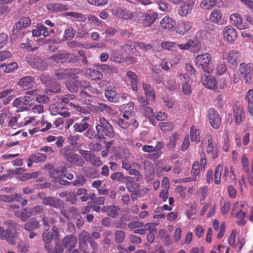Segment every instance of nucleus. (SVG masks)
I'll list each match as a JSON object with an SVG mask.
<instances>
[{
	"mask_svg": "<svg viewBox=\"0 0 253 253\" xmlns=\"http://www.w3.org/2000/svg\"><path fill=\"white\" fill-rule=\"evenodd\" d=\"M97 135L100 139H105L106 137L114 138L115 132L113 126L104 118L99 119L96 125Z\"/></svg>",
	"mask_w": 253,
	"mask_h": 253,
	"instance_id": "nucleus-1",
	"label": "nucleus"
},
{
	"mask_svg": "<svg viewBox=\"0 0 253 253\" xmlns=\"http://www.w3.org/2000/svg\"><path fill=\"white\" fill-rule=\"evenodd\" d=\"M60 155L69 163L78 167H82L84 162L82 158L75 153L70 146L64 147L59 151Z\"/></svg>",
	"mask_w": 253,
	"mask_h": 253,
	"instance_id": "nucleus-2",
	"label": "nucleus"
},
{
	"mask_svg": "<svg viewBox=\"0 0 253 253\" xmlns=\"http://www.w3.org/2000/svg\"><path fill=\"white\" fill-rule=\"evenodd\" d=\"M211 61V56L208 52L198 55L195 59V64L198 69L204 73L211 74L212 72V68L210 67Z\"/></svg>",
	"mask_w": 253,
	"mask_h": 253,
	"instance_id": "nucleus-3",
	"label": "nucleus"
},
{
	"mask_svg": "<svg viewBox=\"0 0 253 253\" xmlns=\"http://www.w3.org/2000/svg\"><path fill=\"white\" fill-rule=\"evenodd\" d=\"M100 93L99 89L91 86L84 87L80 92V100L82 103L89 105L91 102V98Z\"/></svg>",
	"mask_w": 253,
	"mask_h": 253,
	"instance_id": "nucleus-4",
	"label": "nucleus"
},
{
	"mask_svg": "<svg viewBox=\"0 0 253 253\" xmlns=\"http://www.w3.org/2000/svg\"><path fill=\"white\" fill-rule=\"evenodd\" d=\"M26 60L34 69L39 71H43L47 68L46 63L40 57L30 54L27 56Z\"/></svg>",
	"mask_w": 253,
	"mask_h": 253,
	"instance_id": "nucleus-5",
	"label": "nucleus"
},
{
	"mask_svg": "<svg viewBox=\"0 0 253 253\" xmlns=\"http://www.w3.org/2000/svg\"><path fill=\"white\" fill-rule=\"evenodd\" d=\"M142 88L144 90L146 97L141 96L138 98L140 103L149 104L151 101H154L156 99L155 91L151 88L150 84L146 83L142 84Z\"/></svg>",
	"mask_w": 253,
	"mask_h": 253,
	"instance_id": "nucleus-6",
	"label": "nucleus"
},
{
	"mask_svg": "<svg viewBox=\"0 0 253 253\" xmlns=\"http://www.w3.org/2000/svg\"><path fill=\"white\" fill-rule=\"evenodd\" d=\"M244 205H239L237 203L234 206L231 212V215L235 216L238 219L236 223L239 226H244L246 224L245 220L246 213L241 210V208Z\"/></svg>",
	"mask_w": 253,
	"mask_h": 253,
	"instance_id": "nucleus-7",
	"label": "nucleus"
},
{
	"mask_svg": "<svg viewBox=\"0 0 253 253\" xmlns=\"http://www.w3.org/2000/svg\"><path fill=\"white\" fill-rule=\"evenodd\" d=\"M195 1L188 0L184 1L178 9V14L182 17H186L190 14L194 8Z\"/></svg>",
	"mask_w": 253,
	"mask_h": 253,
	"instance_id": "nucleus-8",
	"label": "nucleus"
},
{
	"mask_svg": "<svg viewBox=\"0 0 253 253\" xmlns=\"http://www.w3.org/2000/svg\"><path fill=\"white\" fill-rule=\"evenodd\" d=\"M222 34L224 40L229 43H233L237 39L236 31L231 26H226L223 30Z\"/></svg>",
	"mask_w": 253,
	"mask_h": 253,
	"instance_id": "nucleus-9",
	"label": "nucleus"
},
{
	"mask_svg": "<svg viewBox=\"0 0 253 253\" xmlns=\"http://www.w3.org/2000/svg\"><path fill=\"white\" fill-rule=\"evenodd\" d=\"M208 118L212 127L217 129L221 124V119L214 108H210L208 110Z\"/></svg>",
	"mask_w": 253,
	"mask_h": 253,
	"instance_id": "nucleus-10",
	"label": "nucleus"
},
{
	"mask_svg": "<svg viewBox=\"0 0 253 253\" xmlns=\"http://www.w3.org/2000/svg\"><path fill=\"white\" fill-rule=\"evenodd\" d=\"M206 139L207 143H206V149L207 153L211 155L213 159H216L218 154V151L216 145L213 143L212 137L210 134L206 135Z\"/></svg>",
	"mask_w": 253,
	"mask_h": 253,
	"instance_id": "nucleus-11",
	"label": "nucleus"
},
{
	"mask_svg": "<svg viewBox=\"0 0 253 253\" xmlns=\"http://www.w3.org/2000/svg\"><path fill=\"white\" fill-rule=\"evenodd\" d=\"M73 56H74L73 54L69 53L65 51H58L52 55L50 59L58 63H65L70 61Z\"/></svg>",
	"mask_w": 253,
	"mask_h": 253,
	"instance_id": "nucleus-12",
	"label": "nucleus"
},
{
	"mask_svg": "<svg viewBox=\"0 0 253 253\" xmlns=\"http://www.w3.org/2000/svg\"><path fill=\"white\" fill-rule=\"evenodd\" d=\"M0 239L5 240L11 245L16 244L15 237L12 231L10 229H6L5 230L1 226H0Z\"/></svg>",
	"mask_w": 253,
	"mask_h": 253,
	"instance_id": "nucleus-13",
	"label": "nucleus"
},
{
	"mask_svg": "<svg viewBox=\"0 0 253 253\" xmlns=\"http://www.w3.org/2000/svg\"><path fill=\"white\" fill-rule=\"evenodd\" d=\"M77 243V238L73 234L66 235L61 240V245L69 251L73 250Z\"/></svg>",
	"mask_w": 253,
	"mask_h": 253,
	"instance_id": "nucleus-14",
	"label": "nucleus"
},
{
	"mask_svg": "<svg viewBox=\"0 0 253 253\" xmlns=\"http://www.w3.org/2000/svg\"><path fill=\"white\" fill-rule=\"evenodd\" d=\"M35 84V79L32 76H25L19 81L18 85L24 89H29L32 88Z\"/></svg>",
	"mask_w": 253,
	"mask_h": 253,
	"instance_id": "nucleus-15",
	"label": "nucleus"
},
{
	"mask_svg": "<svg viewBox=\"0 0 253 253\" xmlns=\"http://www.w3.org/2000/svg\"><path fill=\"white\" fill-rule=\"evenodd\" d=\"M230 23L239 30L246 29L248 28V25L243 23V20L240 14L234 13L230 16Z\"/></svg>",
	"mask_w": 253,
	"mask_h": 253,
	"instance_id": "nucleus-16",
	"label": "nucleus"
},
{
	"mask_svg": "<svg viewBox=\"0 0 253 253\" xmlns=\"http://www.w3.org/2000/svg\"><path fill=\"white\" fill-rule=\"evenodd\" d=\"M192 23L191 21L183 20L178 23L175 28L177 34L183 35L187 33L191 28Z\"/></svg>",
	"mask_w": 253,
	"mask_h": 253,
	"instance_id": "nucleus-17",
	"label": "nucleus"
},
{
	"mask_svg": "<svg viewBox=\"0 0 253 253\" xmlns=\"http://www.w3.org/2000/svg\"><path fill=\"white\" fill-rule=\"evenodd\" d=\"M59 196L62 198H65V200L73 205L77 203V194L75 192L65 191L59 193Z\"/></svg>",
	"mask_w": 253,
	"mask_h": 253,
	"instance_id": "nucleus-18",
	"label": "nucleus"
},
{
	"mask_svg": "<svg viewBox=\"0 0 253 253\" xmlns=\"http://www.w3.org/2000/svg\"><path fill=\"white\" fill-rule=\"evenodd\" d=\"M210 21L214 24L221 25L223 23L222 14L220 10L214 9L211 13L210 16Z\"/></svg>",
	"mask_w": 253,
	"mask_h": 253,
	"instance_id": "nucleus-19",
	"label": "nucleus"
},
{
	"mask_svg": "<svg viewBox=\"0 0 253 253\" xmlns=\"http://www.w3.org/2000/svg\"><path fill=\"white\" fill-rule=\"evenodd\" d=\"M245 112L243 108L238 105L234 107L233 115L235 120V124L238 125L243 122L245 118Z\"/></svg>",
	"mask_w": 253,
	"mask_h": 253,
	"instance_id": "nucleus-20",
	"label": "nucleus"
},
{
	"mask_svg": "<svg viewBox=\"0 0 253 253\" xmlns=\"http://www.w3.org/2000/svg\"><path fill=\"white\" fill-rule=\"evenodd\" d=\"M175 25V22L169 16L164 17L161 21V26L162 29L166 31H170L173 30Z\"/></svg>",
	"mask_w": 253,
	"mask_h": 253,
	"instance_id": "nucleus-21",
	"label": "nucleus"
},
{
	"mask_svg": "<svg viewBox=\"0 0 253 253\" xmlns=\"http://www.w3.org/2000/svg\"><path fill=\"white\" fill-rule=\"evenodd\" d=\"M241 57L240 53L236 50H232L229 52L226 59L230 64L237 65L239 58Z\"/></svg>",
	"mask_w": 253,
	"mask_h": 253,
	"instance_id": "nucleus-22",
	"label": "nucleus"
},
{
	"mask_svg": "<svg viewBox=\"0 0 253 253\" xmlns=\"http://www.w3.org/2000/svg\"><path fill=\"white\" fill-rule=\"evenodd\" d=\"M42 203L43 205L49 206L57 209L60 208L62 206L61 200L52 197L44 198Z\"/></svg>",
	"mask_w": 253,
	"mask_h": 253,
	"instance_id": "nucleus-23",
	"label": "nucleus"
},
{
	"mask_svg": "<svg viewBox=\"0 0 253 253\" xmlns=\"http://www.w3.org/2000/svg\"><path fill=\"white\" fill-rule=\"evenodd\" d=\"M84 75L87 78L94 81L101 80L103 78V75L100 71L91 68L85 70Z\"/></svg>",
	"mask_w": 253,
	"mask_h": 253,
	"instance_id": "nucleus-24",
	"label": "nucleus"
},
{
	"mask_svg": "<svg viewBox=\"0 0 253 253\" xmlns=\"http://www.w3.org/2000/svg\"><path fill=\"white\" fill-rule=\"evenodd\" d=\"M102 211L107 212L110 216L115 218L119 216L121 209L117 206H105L102 208Z\"/></svg>",
	"mask_w": 253,
	"mask_h": 253,
	"instance_id": "nucleus-25",
	"label": "nucleus"
},
{
	"mask_svg": "<svg viewBox=\"0 0 253 253\" xmlns=\"http://www.w3.org/2000/svg\"><path fill=\"white\" fill-rule=\"evenodd\" d=\"M245 100L247 102V109L250 116H253V89H249L246 93Z\"/></svg>",
	"mask_w": 253,
	"mask_h": 253,
	"instance_id": "nucleus-26",
	"label": "nucleus"
},
{
	"mask_svg": "<svg viewBox=\"0 0 253 253\" xmlns=\"http://www.w3.org/2000/svg\"><path fill=\"white\" fill-rule=\"evenodd\" d=\"M14 215L23 222L27 221L31 217L29 208H28L15 211Z\"/></svg>",
	"mask_w": 253,
	"mask_h": 253,
	"instance_id": "nucleus-27",
	"label": "nucleus"
},
{
	"mask_svg": "<svg viewBox=\"0 0 253 253\" xmlns=\"http://www.w3.org/2000/svg\"><path fill=\"white\" fill-rule=\"evenodd\" d=\"M48 88L45 90V93L48 95H50L51 93H58L60 92L61 85L57 81L52 80L47 85Z\"/></svg>",
	"mask_w": 253,
	"mask_h": 253,
	"instance_id": "nucleus-28",
	"label": "nucleus"
},
{
	"mask_svg": "<svg viewBox=\"0 0 253 253\" xmlns=\"http://www.w3.org/2000/svg\"><path fill=\"white\" fill-rule=\"evenodd\" d=\"M202 83L205 87L214 90L216 80L213 76H207L205 77Z\"/></svg>",
	"mask_w": 253,
	"mask_h": 253,
	"instance_id": "nucleus-29",
	"label": "nucleus"
},
{
	"mask_svg": "<svg viewBox=\"0 0 253 253\" xmlns=\"http://www.w3.org/2000/svg\"><path fill=\"white\" fill-rule=\"evenodd\" d=\"M40 226V221L36 217L31 218L29 221L24 224V229L28 231H31L38 229Z\"/></svg>",
	"mask_w": 253,
	"mask_h": 253,
	"instance_id": "nucleus-30",
	"label": "nucleus"
},
{
	"mask_svg": "<svg viewBox=\"0 0 253 253\" xmlns=\"http://www.w3.org/2000/svg\"><path fill=\"white\" fill-rule=\"evenodd\" d=\"M31 20L28 17H23L19 19L18 21L14 26V29L19 31L22 29L25 28L30 25Z\"/></svg>",
	"mask_w": 253,
	"mask_h": 253,
	"instance_id": "nucleus-31",
	"label": "nucleus"
},
{
	"mask_svg": "<svg viewBox=\"0 0 253 253\" xmlns=\"http://www.w3.org/2000/svg\"><path fill=\"white\" fill-rule=\"evenodd\" d=\"M158 17V14L156 12H152L145 14V18L143 20V25L145 27H149L154 23Z\"/></svg>",
	"mask_w": 253,
	"mask_h": 253,
	"instance_id": "nucleus-32",
	"label": "nucleus"
},
{
	"mask_svg": "<svg viewBox=\"0 0 253 253\" xmlns=\"http://www.w3.org/2000/svg\"><path fill=\"white\" fill-rule=\"evenodd\" d=\"M44 248L47 253H63L64 249L61 244L57 242L53 248L50 245H45Z\"/></svg>",
	"mask_w": 253,
	"mask_h": 253,
	"instance_id": "nucleus-33",
	"label": "nucleus"
},
{
	"mask_svg": "<svg viewBox=\"0 0 253 253\" xmlns=\"http://www.w3.org/2000/svg\"><path fill=\"white\" fill-rule=\"evenodd\" d=\"M116 16L124 19H131L133 14L129 11L123 8H118L116 10Z\"/></svg>",
	"mask_w": 253,
	"mask_h": 253,
	"instance_id": "nucleus-34",
	"label": "nucleus"
},
{
	"mask_svg": "<svg viewBox=\"0 0 253 253\" xmlns=\"http://www.w3.org/2000/svg\"><path fill=\"white\" fill-rule=\"evenodd\" d=\"M46 8L48 10H52L55 12L62 11L68 9L66 5L59 3L47 4Z\"/></svg>",
	"mask_w": 253,
	"mask_h": 253,
	"instance_id": "nucleus-35",
	"label": "nucleus"
},
{
	"mask_svg": "<svg viewBox=\"0 0 253 253\" xmlns=\"http://www.w3.org/2000/svg\"><path fill=\"white\" fill-rule=\"evenodd\" d=\"M148 104H144L140 103L139 106L140 110L141 111L143 115L149 119L153 118L154 113L151 107L147 106Z\"/></svg>",
	"mask_w": 253,
	"mask_h": 253,
	"instance_id": "nucleus-36",
	"label": "nucleus"
},
{
	"mask_svg": "<svg viewBox=\"0 0 253 253\" xmlns=\"http://www.w3.org/2000/svg\"><path fill=\"white\" fill-rule=\"evenodd\" d=\"M99 70L104 74L108 75L112 73H117L119 71L117 67L107 64L101 65L99 67Z\"/></svg>",
	"mask_w": 253,
	"mask_h": 253,
	"instance_id": "nucleus-37",
	"label": "nucleus"
},
{
	"mask_svg": "<svg viewBox=\"0 0 253 253\" xmlns=\"http://www.w3.org/2000/svg\"><path fill=\"white\" fill-rule=\"evenodd\" d=\"M110 59L117 63H121L125 60L124 56L118 51L112 50L110 53Z\"/></svg>",
	"mask_w": 253,
	"mask_h": 253,
	"instance_id": "nucleus-38",
	"label": "nucleus"
},
{
	"mask_svg": "<svg viewBox=\"0 0 253 253\" xmlns=\"http://www.w3.org/2000/svg\"><path fill=\"white\" fill-rule=\"evenodd\" d=\"M230 171H229L228 167H225L224 169V172L223 174L222 178L225 181L231 180H233L236 178V175L234 173V170L233 167L230 168Z\"/></svg>",
	"mask_w": 253,
	"mask_h": 253,
	"instance_id": "nucleus-39",
	"label": "nucleus"
},
{
	"mask_svg": "<svg viewBox=\"0 0 253 253\" xmlns=\"http://www.w3.org/2000/svg\"><path fill=\"white\" fill-rule=\"evenodd\" d=\"M105 96L108 101L116 102L118 100V93L116 91L113 89L105 90Z\"/></svg>",
	"mask_w": 253,
	"mask_h": 253,
	"instance_id": "nucleus-40",
	"label": "nucleus"
},
{
	"mask_svg": "<svg viewBox=\"0 0 253 253\" xmlns=\"http://www.w3.org/2000/svg\"><path fill=\"white\" fill-rule=\"evenodd\" d=\"M190 139L192 141L196 142H199L201 140L199 129L193 126L191 127L190 129Z\"/></svg>",
	"mask_w": 253,
	"mask_h": 253,
	"instance_id": "nucleus-41",
	"label": "nucleus"
},
{
	"mask_svg": "<svg viewBox=\"0 0 253 253\" xmlns=\"http://www.w3.org/2000/svg\"><path fill=\"white\" fill-rule=\"evenodd\" d=\"M253 67V65L250 63H242L240 65L239 71L242 75L251 73L252 68Z\"/></svg>",
	"mask_w": 253,
	"mask_h": 253,
	"instance_id": "nucleus-42",
	"label": "nucleus"
},
{
	"mask_svg": "<svg viewBox=\"0 0 253 253\" xmlns=\"http://www.w3.org/2000/svg\"><path fill=\"white\" fill-rule=\"evenodd\" d=\"M208 188L206 186L200 187L196 191V195L200 201H204L206 197Z\"/></svg>",
	"mask_w": 253,
	"mask_h": 253,
	"instance_id": "nucleus-43",
	"label": "nucleus"
},
{
	"mask_svg": "<svg viewBox=\"0 0 253 253\" xmlns=\"http://www.w3.org/2000/svg\"><path fill=\"white\" fill-rule=\"evenodd\" d=\"M65 170L66 168L64 167L61 168V170L56 169H51L49 171V175L51 177H53L56 179L58 178L60 179L62 178V174L65 172Z\"/></svg>",
	"mask_w": 253,
	"mask_h": 253,
	"instance_id": "nucleus-44",
	"label": "nucleus"
},
{
	"mask_svg": "<svg viewBox=\"0 0 253 253\" xmlns=\"http://www.w3.org/2000/svg\"><path fill=\"white\" fill-rule=\"evenodd\" d=\"M217 2V0H203L200 3V6L204 9H210L214 6Z\"/></svg>",
	"mask_w": 253,
	"mask_h": 253,
	"instance_id": "nucleus-45",
	"label": "nucleus"
},
{
	"mask_svg": "<svg viewBox=\"0 0 253 253\" xmlns=\"http://www.w3.org/2000/svg\"><path fill=\"white\" fill-rule=\"evenodd\" d=\"M227 86V81L224 78H221L216 81V84L214 87V91L216 92H220V90L223 89Z\"/></svg>",
	"mask_w": 253,
	"mask_h": 253,
	"instance_id": "nucleus-46",
	"label": "nucleus"
},
{
	"mask_svg": "<svg viewBox=\"0 0 253 253\" xmlns=\"http://www.w3.org/2000/svg\"><path fill=\"white\" fill-rule=\"evenodd\" d=\"M161 45L163 48L169 50L175 51L177 50V43L175 42H164Z\"/></svg>",
	"mask_w": 253,
	"mask_h": 253,
	"instance_id": "nucleus-47",
	"label": "nucleus"
},
{
	"mask_svg": "<svg viewBox=\"0 0 253 253\" xmlns=\"http://www.w3.org/2000/svg\"><path fill=\"white\" fill-rule=\"evenodd\" d=\"M89 124L86 122H82L81 123H76L74 125V128L76 131L82 132L87 129Z\"/></svg>",
	"mask_w": 253,
	"mask_h": 253,
	"instance_id": "nucleus-48",
	"label": "nucleus"
},
{
	"mask_svg": "<svg viewBox=\"0 0 253 253\" xmlns=\"http://www.w3.org/2000/svg\"><path fill=\"white\" fill-rule=\"evenodd\" d=\"M79 153L86 162H91V160L94 158V155L87 150L80 149Z\"/></svg>",
	"mask_w": 253,
	"mask_h": 253,
	"instance_id": "nucleus-49",
	"label": "nucleus"
},
{
	"mask_svg": "<svg viewBox=\"0 0 253 253\" xmlns=\"http://www.w3.org/2000/svg\"><path fill=\"white\" fill-rule=\"evenodd\" d=\"M42 240L46 245H50L53 240V234L48 230L44 231L42 235Z\"/></svg>",
	"mask_w": 253,
	"mask_h": 253,
	"instance_id": "nucleus-50",
	"label": "nucleus"
},
{
	"mask_svg": "<svg viewBox=\"0 0 253 253\" xmlns=\"http://www.w3.org/2000/svg\"><path fill=\"white\" fill-rule=\"evenodd\" d=\"M31 217L32 216H35L40 213H42L44 209V208L41 205H36L32 208H29Z\"/></svg>",
	"mask_w": 253,
	"mask_h": 253,
	"instance_id": "nucleus-51",
	"label": "nucleus"
},
{
	"mask_svg": "<svg viewBox=\"0 0 253 253\" xmlns=\"http://www.w3.org/2000/svg\"><path fill=\"white\" fill-rule=\"evenodd\" d=\"M200 173V165L198 161H195L192 166V168L191 169V173L193 176H195V177H193V180H196V177L199 176Z\"/></svg>",
	"mask_w": 253,
	"mask_h": 253,
	"instance_id": "nucleus-52",
	"label": "nucleus"
},
{
	"mask_svg": "<svg viewBox=\"0 0 253 253\" xmlns=\"http://www.w3.org/2000/svg\"><path fill=\"white\" fill-rule=\"evenodd\" d=\"M222 170V166L218 165L215 168L214 171V183L216 184H219L220 182V178L221 175V170Z\"/></svg>",
	"mask_w": 253,
	"mask_h": 253,
	"instance_id": "nucleus-53",
	"label": "nucleus"
},
{
	"mask_svg": "<svg viewBox=\"0 0 253 253\" xmlns=\"http://www.w3.org/2000/svg\"><path fill=\"white\" fill-rule=\"evenodd\" d=\"M159 126L162 130L168 132L173 128L174 126L172 122H162L159 124Z\"/></svg>",
	"mask_w": 253,
	"mask_h": 253,
	"instance_id": "nucleus-54",
	"label": "nucleus"
},
{
	"mask_svg": "<svg viewBox=\"0 0 253 253\" xmlns=\"http://www.w3.org/2000/svg\"><path fill=\"white\" fill-rule=\"evenodd\" d=\"M18 174L17 170L10 169L9 170L8 173L0 175V181H4L10 179L14 175Z\"/></svg>",
	"mask_w": 253,
	"mask_h": 253,
	"instance_id": "nucleus-55",
	"label": "nucleus"
},
{
	"mask_svg": "<svg viewBox=\"0 0 253 253\" xmlns=\"http://www.w3.org/2000/svg\"><path fill=\"white\" fill-rule=\"evenodd\" d=\"M249 165L250 163L248 158L245 155L243 154L241 157V165L243 169L246 173L250 172Z\"/></svg>",
	"mask_w": 253,
	"mask_h": 253,
	"instance_id": "nucleus-56",
	"label": "nucleus"
},
{
	"mask_svg": "<svg viewBox=\"0 0 253 253\" xmlns=\"http://www.w3.org/2000/svg\"><path fill=\"white\" fill-rule=\"evenodd\" d=\"M30 156L34 160V163L44 162L46 159V155L41 153H37L35 154L31 155Z\"/></svg>",
	"mask_w": 253,
	"mask_h": 253,
	"instance_id": "nucleus-57",
	"label": "nucleus"
},
{
	"mask_svg": "<svg viewBox=\"0 0 253 253\" xmlns=\"http://www.w3.org/2000/svg\"><path fill=\"white\" fill-rule=\"evenodd\" d=\"M42 224L45 227H49L50 224H53L56 222V219L54 217H50L45 214L42 215Z\"/></svg>",
	"mask_w": 253,
	"mask_h": 253,
	"instance_id": "nucleus-58",
	"label": "nucleus"
},
{
	"mask_svg": "<svg viewBox=\"0 0 253 253\" xmlns=\"http://www.w3.org/2000/svg\"><path fill=\"white\" fill-rule=\"evenodd\" d=\"M80 73V70L77 69H67V78L75 80L78 79V74Z\"/></svg>",
	"mask_w": 253,
	"mask_h": 253,
	"instance_id": "nucleus-59",
	"label": "nucleus"
},
{
	"mask_svg": "<svg viewBox=\"0 0 253 253\" xmlns=\"http://www.w3.org/2000/svg\"><path fill=\"white\" fill-rule=\"evenodd\" d=\"M137 46L140 49H143L145 52L152 51L153 52H155L156 51L153 46L149 43H145L142 42H138Z\"/></svg>",
	"mask_w": 253,
	"mask_h": 253,
	"instance_id": "nucleus-60",
	"label": "nucleus"
},
{
	"mask_svg": "<svg viewBox=\"0 0 253 253\" xmlns=\"http://www.w3.org/2000/svg\"><path fill=\"white\" fill-rule=\"evenodd\" d=\"M66 15L77 19L78 21L84 22L86 20L85 17L81 13L69 12L66 13Z\"/></svg>",
	"mask_w": 253,
	"mask_h": 253,
	"instance_id": "nucleus-61",
	"label": "nucleus"
},
{
	"mask_svg": "<svg viewBox=\"0 0 253 253\" xmlns=\"http://www.w3.org/2000/svg\"><path fill=\"white\" fill-rule=\"evenodd\" d=\"M157 3L159 6V8L163 11L169 12L171 10V6L165 0H158Z\"/></svg>",
	"mask_w": 253,
	"mask_h": 253,
	"instance_id": "nucleus-62",
	"label": "nucleus"
},
{
	"mask_svg": "<svg viewBox=\"0 0 253 253\" xmlns=\"http://www.w3.org/2000/svg\"><path fill=\"white\" fill-rule=\"evenodd\" d=\"M237 234L238 232L236 230H232L228 239L229 245L233 248H235L236 246V237Z\"/></svg>",
	"mask_w": 253,
	"mask_h": 253,
	"instance_id": "nucleus-63",
	"label": "nucleus"
},
{
	"mask_svg": "<svg viewBox=\"0 0 253 253\" xmlns=\"http://www.w3.org/2000/svg\"><path fill=\"white\" fill-rule=\"evenodd\" d=\"M115 242L120 244L123 242L126 237L125 232L122 230H117L115 234Z\"/></svg>",
	"mask_w": 253,
	"mask_h": 253,
	"instance_id": "nucleus-64",
	"label": "nucleus"
}]
</instances>
